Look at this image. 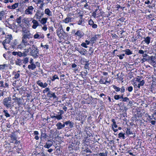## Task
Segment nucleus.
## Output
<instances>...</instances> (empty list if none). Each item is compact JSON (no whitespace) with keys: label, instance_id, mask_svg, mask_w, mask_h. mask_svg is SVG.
Instances as JSON below:
<instances>
[{"label":"nucleus","instance_id":"nucleus-1","mask_svg":"<svg viewBox=\"0 0 156 156\" xmlns=\"http://www.w3.org/2000/svg\"><path fill=\"white\" fill-rule=\"evenodd\" d=\"M28 49H29L30 51V55L34 57V58H36L38 56L37 54L39 51L35 45H33L31 47H30Z\"/></svg>","mask_w":156,"mask_h":156},{"label":"nucleus","instance_id":"nucleus-2","mask_svg":"<svg viewBox=\"0 0 156 156\" xmlns=\"http://www.w3.org/2000/svg\"><path fill=\"white\" fill-rule=\"evenodd\" d=\"M2 103L4 106L7 108H10L12 107L13 103L12 102L10 97H8L4 99Z\"/></svg>","mask_w":156,"mask_h":156},{"label":"nucleus","instance_id":"nucleus-3","mask_svg":"<svg viewBox=\"0 0 156 156\" xmlns=\"http://www.w3.org/2000/svg\"><path fill=\"white\" fill-rule=\"evenodd\" d=\"M59 112H58L57 114H54L53 115H51V117L55 120L57 119L59 120L62 119L64 112L62 110H59Z\"/></svg>","mask_w":156,"mask_h":156},{"label":"nucleus","instance_id":"nucleus-4","mask_svg":"<svg viewBox=\"0 0 156 156\" xmlns=\"http://www.w3.org/2000/svg\"><path fill=\"white\" fill-rule=\"evenodd\" d=\"M30 45V44L28 43L27 40L22 39L21 43L19 45H17V48L20 50H27L26 46Z\"/></svg>","mask_w":156,"mask_h":156},{"label":"nucleus","instance_id":"nucleus-5","mask_svg":"<svg viewBox=\"0 0 156 156\" xmlns=\"http://www.w3.org/2000/svg\"><path fill=\"white\" fill-rule=\"evenodd\" d=\"M56 33L59 38H62L63 37L66 36L67 34L64 31L62 26L60 27L56 30Z\"/></svg>","mask_w":156,"mask_h":156},{"label":"nucleus","instance_id":"nucleus-6","mask_svg":"<svg viewBox=\"0 0 156 156\" xmlns=\"http://www.w3.org/2000/svg\"><path fill=\"white\" fill-rule=\"evenodd\" d=\"M5 39L3 41L2 43L4 47V48H5V44L10 43H11V41L12 39V37L11 35H8L6 36Z\"/></svg>","mask_w":156,"mask_h":156},{"label":"nucleus","instance_id":"nucleus-7","mask_svg":"<svg viewBox=\"0 0 156 156\" xmlns=\"http://www.w3.org/2000/svg\"><path fill=\"white\" fill-rule=\"evenodd\" d=\"M32 37V35L30 33V31L27 32L26 33L23 34L22 37L21 39L27 40V39H29Z\"/></svg>","mask_w":156,"mask_h":156},{"label":"nucleus","instance_id":"nucleus-8","mask_svg":"<svg viewBox=\"0 0 156 156\" xmlns=\"http://www.w3.org/2000/svg\"><path fill=\"white\" fill-rule=\"evenodd\" d=\"M43 12H40L39 10H37L36 13L35 14V16L36 17V19L39 20L42 16L44 15ZM40 21V20H39Z\"/></svg>","mask_w":156,"mask_h":156},{"label":"nucleus","instance_id":"nucleus-9","mask_svg":"<svg viewBox=\"0 0 156 156\" xmlns=\"http://www.w3.org/2000/svg\"><path fill=\"white\" fill-rule=\"evenodd\" d=\"M34 9V7L32 6H29L25 10V12L26 14H32L33 13V11Z\"/></svg>","mask_w":156,"mask_h":156},{"label":"nucleus","instance_id":"nucleus-10","mask_svg":"<svg viewBox=\"0 0 156 156\" xmlns=\"http://www.w3.org/2000/svg\"><path fill=\"white\" fill-rule=\"evenodd\" d=\"M64 122L65 125H65L66 126L69 125L68 126L69 129L72 128L73 126L74 123L72 121H70V120L66 121Z\"/></svg>","mask_w":156,"mask_h":156},{"label":"nucleus","instance_id":"nucleus-11","mask_svg":"<svg viewBox=\"0 0 156 156\" xmlns=\"http://www.w3.org/2000/svg\"><path fill=\"white\" fill-rule=\"evenodd\" d=\"M56 126L57 127V129L58 130H60L65 127V125L64 122H63V124H62L61 122H58L56 124Z\"/></svg>","mask_w":156,"mask_h":156},{"label":"nucleus","instance_id":"nucleus-12","mask_svg":"<svg viewBox=\"0 0 156 156\" xmlns=\"http://www.w3.org/2000/svg\"><path fill=\"white\" fill-rule=\"evenodd\" d=\"M47 96L49 98H53V99H55L57 98L55 93H53L50 91L48 92L47 94Z\"/></svg>","mask_w":156,"mask_h":156},{"label":"nucleus","instance_id":"nucleus-13","mask_svg":"<svg viewBox=\"0 0 156 156\" xmlns=\"http://www.w3.org/2000/svg\"><path fill=\"white\" fill-rule=\"evenodd\" d=\"M37 83L39 86L43 88H45L48 85V84L46 83H44L43 84L42 82L39 80L37 81Z\"/></svg>","mask_w":156,"mask_h":156},{"label":"nucleus","instance_id":"nucleus-14","mask_svg":"<svg viewBox=\"0 0 156 156\" xmlns=\"http://www.w3.org/2000/svg\"><path fill=\"white\" fill-rule=\"evenodd\" d=\"M88 24L89 25L91 26L93 28L96 29L97 28V25L96 24H94L93 21L91 19L89 20Z\"/></svg>","mask_w":156,"mask_h":156},{"label":"nucleus","instance_id":"nucleus-15","mask_svg":"<svg viewBox=\"0 0 156 156\" xmlns=\"http://www.w3.org/2000/svg\"><path fill=\"white\" fill-rule=\"evenodd\" d=\"M18 43L17 40H14L12 42H11L10 44L12 48H17Z\"/></svg>","mask_w":156,"mask_h":156},{"label":"nucleus","instance_id":"nucleus-16","mask_svg":"<svg viewBox=\"0 0 156 156\" xmlns=\"http://www.w3.org/2000/svg\"><path fill=\"white\" fill-rule=\"evenodd\" d=\"M48 141L49 142H46L44 146V147L45 148L48 149L52 146L53 143L50 140H48Z\"/></svg>","mask_w":156,"mask_h":156},{"label":"nucleus","instance_id":"nucleus-17","mask_svg":"<svg viewBox=\"0 0 156 156\" xmlns=\"http://www.w3.org/2000/svg\"><path fill=\"white\" fill-rule=\"evenodd\" d=\"M16 101H15V103H16L18 106L22 105L23 104L22 102V100L23 98H19L17 97H16Z\"/></svg>","mask_w":156,"mask_h":156},{"label":"nucleus","instance_id":"nucleus-18","mask_svg":"<svg viewBox=\"0 0 156 156\" xmlns=\"http://www.w3.org/2000/svg\"><path fill=\"white\" fill-rule=\"evenodd\" d=\"M19 4L18 3H16L11 6L8 5L7 7L9 9H14L18 6Z\"/></svg>","mask_w":156,"mask_h":156},{"label":"nucleus","instance_id":"nucleus-19","mask_svg":"<svg viewBox=\"0 0 156 156\" xmlns=\"http://www.w3.org/2000/svg\"><path fill=\"white\" fill-rule=\"evenodd\" d=\"M32 23H33V25L32 26V27L33 29H36L39 25V23L38 22L35 20H33L32 21Z\"/></svg>","mask_w":156,"mask_h":156},{"label":"nucleus","instance_id":"nucleus-20","mask_svg":"<svg viewBox=\"0 0 156 156\" xmlns=\"http://www.w3.org/2000/svg\"><path fill=\"white\" fill-rule=\"evenodd\" d=\"M137 82L138 83L137 87L139 88H140L141 86H143L144 83V80H142L141 81L139 79L138 80Z\"/></svg>","mask_w":156,"mask_h":156},{"label":"nucleus","instance_id":"nucleus-21","mask_svg":"<svg viewBox=\"0 0 156 156\" xmlns=\"http://www.w3.org/2000/svg\"><path fill=\"white\" fill-rule=\"evenodd\" d=\"M84 33L82 31L78 30L75 33V34L78 36L80 38L82 37L84 35Z\"/></svg>","mask_w":156,"mask_h":156},{"label":"nucleus","instance_id":"nucleus-22","mask_svg":"<svg viewBox=\"0 0 156 156\" xmlns=\"http://www.w3.org/2000/svg\"><path fill=\"white\" fill-rule=\"evenodd\" d=\"M44 13L48 16H51L52 15L51 12L48 8L46 9H45Z\"/></svg>","mask_w":156,"mask_h":156},{"label":"nucleus","instance_id":"nucleus-23","mask_svg":"<svg viewBox=\"0 0 156 156\" xmlns=\"http://www.w3.org/2000/svg\"><path fill=\"white\" fill-rule=\"evenodd\" d=\"M12 54L14 55H17L19 57H21L22 56V53L20 51H13L12 52Z\"/></svg>","mask_w":156,"mask_h":156},{"label":"nucleus","instance_id":"nucleus-24","mask_svg":"<svg viewBox=\"0 0 156 156\" xmlns=\"http://www.w3.org/2000/svg\"><path fill=\"white\" fill-rule=\"evenodd\" d=\"M44 131L43 130H41V140L42 138H43L44 139H45L48 136L46 135V134L44 133Z\"/></svg>","mask_w":156,"mask_h":156},{"label":"nucleus","instance_id":"nucleus-25","mask_svg":"<svg viewBox=\"0 0 156 156\" xmlns=\"http://www.w3.org/2000/svg\"><path fill=\"white\" fill-rule=\"evenodd\" d=\"M123 51L125 52V54L127 55H130L133 54L132 51L129 49H126V50Z\"/></svg>","mask_w":156,"mask_h":156},{"label":"nucleus","instance_id":"nucleus-26","mask_svg":"<svg viewBox=\"0 0 156 156\" xmlns=\"http://www.w3.org/2000/svg\"><path fill=\"white\" fill-rule=\"evenodd\" d=\"M144 40L142 41V43L144 41L147 45H148L150 42L151 38L149 37H147L146 38H144Z\"/></svg>","mask_w":156,"mask_h":156},{"label":"nucleus","instance_id":"nucleus-27","mask_svg":"<svg viewBox=\"0 0 156 156\" xmlns=\"http://www.w3.org/2000/svg\"><path fill=\"white\" fill-rule=\"evenodd\" d=\"M28 68L29 69H31L32 70H34L36 68V66L34 64H32L29 65L28 66Z\"/></svg>","mask_w":156,"mask_h":156},{"label":"nucleus","instance_id":"nucleus-28","mask_svg":"<svg viewBox=\"0 0 156 156\" xmlns=\"http://www.w3.org/2000/svg\"><path fill=\"white\" fill-rule=\"evenodd\" d=\"M48 19V18L47 17L42 18L41 21V23L44 25H46Z\"/></svg>","mask_w":156,"mask_h":156},{"label":"nucleus","instance_id":"nucleus-29","mask_svg":"<svg viewBox=\"0 0 156 156\" xmlns=\"http://www.w3.org/2000/svg\"><path fill=\"white\" fill-rule=\"evenodd\" d=\"M13 73L14 75V77H13L15 79H17L19 78L20 76V74L18 73H17L16 72H13Z\"/></svg>","mask_w":156,"mask_h":156},{"label":"nucleus","instance_id":"nucleus-30","mask_svg":"<svg viewBox=\"0 0 156 156\" xmlns=\"http://www.w3.org/2000/svg\"><path fill=\"white\" fill-rule=\"evenodd\" d=\"M22 60L20 59H17V60L16 61V64L21 66L22 64Z\"/></svg>","mask_w":156,"mask_h":156},{"label":"nucleus","instance_id":"nucleus-31","mask_svg":"<svg viewBox=\"0 0 156 156\" xmlns=\"http://www.w3.org/2000/svg\"><path fill=\"white\" fill-rule=\"evenodd\" d=\"M112 86L113 88L117 92H118L120 91V89L119 87H117V86L115 85H112Z\"/></svg>","mask_w":156,"mask_h":156},{"label":"nucleus","instance_id":"nucleus-32","mask_svg":"<svg viewBox=\"0 0 156 156\" xmlns=\"http://www.w3.org/2000/svg\"><path fill=\"white\" fill-rule=\"evenodd\" d=\"M3 112L5 114V115L6 117H9L10 116V114L8 113V112L7 110H4Z\"/></svg>","mask_w":156,"mask_h":156},{"label":"nucleus","instance_id":"nucleus-33","mask_svg":"<svg viewBox=\"0 0 156 156\" xmlns=\"http://www.w3.org/2000/svg\"><path fill=\"white\" fill-rule=\"evenodd\" d=\"M25 51L23 53H22V56L25 57L27 56V53L29 51V49L27 48V50H25Z\"/></svg>","mask_w":156,"mask_h":156},{"label":"nucleus","instance_id":"nucleus-34","mask_svg":"<svg viewBox=\"0 0 156 156\" xmlns=\"http://www.w3.org/2000/svg\"><path fill=\"white\" fill-rule=\"evenodd\" d=\"M71 18L70 17H67L63 20V22L66 23H67L71 21Z\"/></svg>","mask_w":156,"mask_h":156},{"label":"nucleus","instance_id":"nucleus-35","mask_svg":"<svg viewBox=\"0 0 156 156\" xmlns=\"http://www.w3.org/2000/svg\"><path fill=\"white\" fill-rule=\"evenodd\" d=\"M82 51H79V52L81 55H85V54H86V53H87V51H86V50L84 48H82Z\"/></svg>","mask_w":156,"mask_h":156},{"label":"nucleus","instance_id":"nucleus-36","mask_svg":"<svg viewBox=\"0 0 156 156\" xmlns=\"http://www.w3.org/2000/svg\"><path fill=\"white\" fill-rule=\"evenodd\" d=\"M29 58L28 57H25L23 58V59L22 60L23 61V62L24 64H26L28 62V59Z\"/></svg>","mask_w":156,"mask_h":156},{"label":"nucleus","instance_id":"nucleus-37","mask_svg":"<svg viewBox=\"0 0 156 156\" xmlns=\"http://www.w3.org/2000/svg\"><path fill=\"white\" fill-rule=\"evenodd\" d=\"M118 137L119 138H121L122 137L123 139H125V136H124V134L123 133H120L118 134Z\"/></svg>","mask_w":156,"mask_h":156},{"label":"nucleus","instance_id":"nucleus-38","mask_svg":"<svg viewBox=\"0 0 156 156\" xmlns=\"http://www.w3.org/2000/svg\"><path fill=\"white\" fill-rule=\"evenodd\" d=\"M29 31V30L25 27H23L22 28V31L23 33V34L26 33L27 32H28Z\"/></svg>","mask_w":156,"mask_h":156},{"label":"nucleus","instance_id":"nucleus-39","mask_svg":"<svg viewBox=\"0 0 156 156\" xmlns=\"http://www.w3.org/2000/svg\"><path fill=\"white\" fill-rule=\"evenodd\" d=\"M42 37L40 36V35L36 34L34 36V38L35 39L40 38Z\"/></svg>","mask_w":156,"mask_h":156},{"label":"nucleus","instance_id":"nucleus-40","mask_svg":"<svg viewBox=\"0 0 156 156\" xmlns=\"http://www.w3.org/2000/svg\"><path fill=\"white\" fill-rule=\"evenodd\" d=\"M83 21H84V20L83 19L80 18V19L78 22L77 24L79 25H83L82 23Z\"/></svg>","mask_w":156,"mask_h":156},{"label":"nucleus","instance_id":"nucleus-41","mask_svg":"<svg viewBox=\"0 0 156 156\" xmlns=\"http://www.w3.org/2000/svg\"><path fill=\"white\" fill-rule=\"evenodd\" d=\"M155 108L156 109V103H155ZM155 112L152 115V117L154 120H156V110L155 111Z\"/></svg>","mask_w":156,"mask_h":156},{"label":"nucleus","instance_id":"nucleus-42","mask_svg":"<svg viewBox=\"0 0 156 156\" xmlns=\"http://www.w3.org/2000/svg\"><path fill=\"white\" fill-rule=\"evenodd\" d=\"M51 91L49 88L48 87H46L45 89L43 90V93H45L47 92H50Z\"/></svg>","mask_w":156,"mask_h":156},{"label":"nucleus","instance_id":"nucleus-43","mask_svg":"<svg viewBox=\"0 0 156 156\" xmlns=\"http://www.w3.org/2000/svg\"><path fill=\"white\" fill-rule=\"evenodd\" d=\"M21 16H20V17H19V18H17L16 19V21L18 23L20 24L21 22Z\"/></svg>","mask_w":156,"mask_h":156},{"label":"nucleus","instance_id":"nucleus-44","mask_svg":"<svg viewBox=\"0 0 156 156\" xmlns=\"http://www.w3.org/2000/svg\"><path fill=\"white\" fill-rule=\"evenodd\" d=\"M56 79H59V78L57 75H55L53 76L51 80L52 81H54Z\"/></svg>","mask_w":156,"mask_h":156},{"label":"nucleus","instance_id":"nucleus-45","mask_svg":"<svg viewBox=\"0 0 156 156\" xmlns=\"http://www.w3.org/2000/svg\"><path fill=\"white\" fill-rule=\"evenodd\" d=\"M126 133L127 135L133 134L132 132L130 131V129H127V130L126 131Z\"/></svg>","mask_w":156,"mask_h":156},{"label":"nucleus","instance_id":"nucleus-46","mask_svg":"<svg viewBox=\"0 0 156 156\" xmlns=\"http://www.w3.org/2000/svg\"><path fill=\"white\" fill-rule=\"evenodd\" d=\"M150 59H151V62H153L155 61V56H151L150 57Z\"/></svg>","mask_w":156,"mask_h":156},{"label":"nucleus","instance_id":"nucleus-47","mask_svg":"<svg viewBox=\"0 0 156 156\" xmlns=\"http://www.w3.org/2000/svg\"><path fill=\"white\" fill-rule=\"evenodd\" d=\"M10 144L5 142V144L4 145V147L6 148L10 146Z\"/></svg>","mask_w":156,"mask_h":156},{"label":"nucleus","instance_id":"nucleus-48","mask_svg":"<svg viewBox=\"0 0 156 156\" xmlns=\"http://www.w3.org/2000/svg\"><path fill=\"white\" fill-rule=\"evenodd\" d=\"M104 79H101L100 80L99 82L101 84H106L105 82H104Z\"/></svg>","mask_w":156,"mask_h":156},{"label":"nucleus","instance_id":"nucleus-49","mask_svg":"<svg viewBox=\"0 0 156 156\" xmlns=\"http://www.w3.org/2000/svg\"><path fill=\"white\" fill-rule=\"evenodd\" d=\"M120 91L122 93H123L125 92V88L124 86L120 88Z\"/></svg>","mask_w":156,"mask_h":156},{"label":"nucleus","instance_id":"nucleus-50","mask_svg":"<svg viewBox=\"0 0 156 156\" xmlns=\"http://www.w3.org/2000/svg\"><path fill=\"white\" fill-rule=\"evenodd\" d=\"M129 99L128 98L125 97L123 98V100H122V101L126 102H128L129 101Z\"/></svg>","mask_w":156,"mask_h":156},{"label":"nucleus","instance_id":"nucleus-51","mask_svg":"<svg viewBox=\"0 0 156 156\" xmlns=\"http://www.w3.org/2000/svg\"><path fill=\"white\" fill-rule=\"evenodd\" d=\"M45 3L44 2H43V3H41L40 6H39V9H43V7L44 6V5Z\"/></svg>","mask_w":156,"mask_h":156},{"label":"nucleus","instance_id":"nucleus-52","mask_svg":"<svg viewBox=\"0 0 156 156\" xmlns=\"http://www.w3.org/2000/svg\"><path fill=\"white\" fill-rule=\"evenodd\" d=\"M145 52H146L145 51H144L142 50H139L138 51V53L143 55L144 54Z\"/></svg>","mask_w":156,"mask_h":156},{"label":"nucleus","instance_id":"nucleus-53","mask_svg":"<svg viewBox=\"0 0 156 156\" xmlns=\"http://www.w3.org/2000/svg\"><path fill=\"white\" fill-rule=\"evenodd\" d=\"M99 155L100 156H107V153L106 152L105 153H100L99 154Z\"/></svg>","mask_w":156,"mask_h":156},{"label":"nucleus","instance_id":"nucleus-54","mask_svg":"<svg viewBox=\"0 0 156 156\" xmlns=\"http://www.w3.org/2000/svg\"><path fill=\"white\" fill-rule=\"evenodd\" d=\"M127 90L128 91L131 92L133 90V87L132 86H129L127 88Z\"/></svg>","mask_w":156,"mask_h":156},{"label":"nucleus","instance_id":"nucleus-55","mask_svg":"<svg viewBox=\"0 0 156 156\" xmlns=\"http://www.w3.org/2000/svg\"><path fill=\"white\" fill-rule=\"evenodd\" d=\"M120 95H116L114 96V99L116 100H118L119 99Z\"/></svg>","mask_w":156,"mask_h":156},{"label":"nucleus","instance_id":"nucleus-56","mask_svg":"<svg viewBox=\"0 0 156 156\" xmlns=\"http://www.w3.org/2000/svg\"><path fill=\"white\" fill-rule=\"evenodd\" d=\"M87 44H86V43H85L84 42L82 43L81 44V45L86 48H87Z\"/></svg>","mask_w":156,"mask_h":156},{"label":"nucleus","instance_id":"nucleus-57","mask_svg":"<svg viewBox=\"0 0 156 156\" xmlns=\"http://www.w3.org/2000/svg\"><path fill=\"white\" fill-rule=\"evenodd\" d=\"M44 0H37L36 4H41V3H43L44 2Z\"/></svg>","mask_w":156,"mask_h":156},{"label":"nucleus","instance_id":"nucleus-58","mask_svg":"<svg viewBox=\"0 0 156 156\" xmlns=\"http://www.w3.org/2000/svg\"><path fill=\"white\" fill-rule=\"evenodd\" d=\"M6 66V64L0 65V69H5Z\"/></svg>","mask_w":156,"mask_h":156},{"label":"nucleus","instance_id":"nucleus-59","mask_svg":"<svg viewBox=\"0 0 156 156\" xmlns=\"http://www.w3.org/2000/svg\"><path fill=\"white\" fill-rule=\"evenodd\" d=\"M150 64L153 66L154 67H156V63L155 61L151 62L150 63Z\"/></svg>","mask_w":156,"mask_h":156},{"label":"nucleus","instance_id":"nucleus-60","mask_svg":"<svg viewBox=\"0 0 156 156\" xmlns=\"http://www.w3.org/2000/svg\"><path fill=\"white\" fill-rule=\"evenodd\" d=\"M3 83L4 82L3 81H0V85H1L0 87L5 88V87L4 86Z\"/></svg>","mask_w":156,"mask_h":156},{"label":"nucleus","instance_id":"nucleus-61","mask_svg":"<svg viewBox=\"0 0 156 156\" xmlns=\"http://www.w3.org/2000/svg\"><path fill=\"white\" fill-rule=\"evenodd\" d=\"M5 14V12L4 11H1L0 12V16H3Z\"/></svg>","mask_w":156,"mask_h":156},{"label":"nucleus","instance_id":"nucleus-62","mask_svg":"<svg viewBox=\"0 0 156 156\" xmlns=\"http://www.w3.org/2000/svg\"><path fill=\"white\" fill-rule=\"evenodd\" d=\"M84 151L86 152V153H91L92 152L91 151V150L89 149L88 148L86 149L85 150H84Z\"/></svg>","mask_w":156,"mask_h":156},{"label":"nucleus","instance_id":"nucleus-63","mask_svg":"<svg viewBox=\"0 0 156 156\" xmlns=\"http://www.w3.org/2000/svg\"><path fill=\"white\" fill-rule=\"evenodd\" d=\"M150 56H148L147 58V61L149 63L151 62V59L150 58Z\"/></svg>","mask_w":156,"mask_h":156},{"label":"nucleus","instance_id":"nucleus-64","mask_svg":"<svg viewBox=\"0 0 156 156\" xmlns=\"http://www.w3.org/2000/svg\"><path fill=\"white\" fill-rule=\"evenodd\" d=\"M42 29L45 31L47 30V27L46 25H44V26L42 27Z\"/></svg>","mask_w":156,"mask_h":156}]
</instances>
